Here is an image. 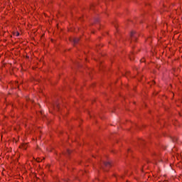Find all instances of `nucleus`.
<instances>
[{
    "label": "nucleus",
    "mask_w": 182,
    "mask_h": 182,
    "mask_svg": "<svg viewBox=\"0 0 182 182\" xmlns=\"http://www.w3.org/2000/svg\"><path fill=\"white\" fill-rule=\"evenodd\" d=\"M112 166L110 162H103V165H101V168L104 170V171H107V168Z\"/></svg>",
    "instance_id": "nucleus-1"
},
{
    "label": "nucleus",
    "mask_w": 182,
    "mask_h": 182,
    "mask_svg": "<svg viewBox=\"0 0 182 182\" xmlns=\"http://www.w3.org/2000/svg\"><path fill=\"white\" fill-rule=\"evenodd\" d=\"M130 37L132 41H136V39H137V36H136V32L132 31L130 34Z\"/></svg>",
    "instance_id": "nucleus-2"
},
{
    "label": "nucleus",
    "mask_w": 182,
    "mask_h": 182,
    "mask_svg": "<svg viewBox=\"0 0 182 182\" xmlns=\"http://www.w3.org/2000/svg\"><path fill=\"white\" fill-rule=\"evenodd\" d=\"M70 42H73L74 45H76V43H79V38H72L70 39Z\"/></svg>",
    "instance_id": "nucleus-3"
},
{
    "label": "nucleus",
    "mask_w": 182,
    "mask_h": 182,
    "mask_svg": "<svg viewBox=\"0 0 182 182\" xmlns=\"http://www.w3.org/2000/svg\"><path fill=\"white\" fill-rule=\"evenodd\" d=\"M20 149H23V150H26V149H28V144H22L20 146Z\"/></svg>",
    "instance_id": "nucleus-4"
},
{
    "label": "nucleus",
    "mask_w": 182,
    "mask_h": 182,
    "mask_svg": "<svg viewBox=\"0 0 182 182\" xmlns=\"http://www.w3.org/2000/svg\"><path fill=\"white\" fill-rule=\"evenodd\" d=\"M36 161H38V163H41V160L40 159H37Z\"/></svg>",
    "instance_id": "nucleus-5"
},
{
    "label": "nucleus",
    "mask_w": 182,
    "mask_h": 182,
    "mask_svg": "<svg viewBox=\"0 0 182 182\" xmlns=\"http://www.w3.org/2000/svg\"><path fill=\"white\" fill-rule=\"evenodd\" d=\"M55 109H56V110H59V105H56Z\"/></svg>",
    "instance_id": "nucleus-6"
},
{
    "label": "nucleus",
    "mask_w": 182,
    "mask_h": 182,
    "mask_svg": "<svg viewBox=\"0 0 182 182\" xmlns=\"http://www.w3.org/2000/svg\"><path fill=\"white\" fill-rule=\"evenodd\" d=\"M16 36H19V32H16L15 34Z\"/></svg>",
    "instance_id": "nucleus-7"
},
{
    "label": "nucleus",
    "mask_w": 182,
    "mask_h": 182,
    "mask_svg": "<svg viewBox=\"0 0 182 182\" xmlns=\"http://www.w3.org/2000/svg\"><path fill=\"white\" fill-rule=\"evenodd\" d=\"M173 141H177V138L173 139Z\"/></svg>",
    "instance_id": "nucleus-8"
},
{
    "label": "nucleus",
    "mask_w": 182,
    "mask_h": 182,
    "mask_svg": "<svg viewBox=\"0 0 182 182\" xmlns=\"http://www.w3.org/2000/svg\"><path fill=\"white\" fill-rule=\"evenodd\" d=\"M68 154H70V150H67Z\"/></svg>",
    "instance_id": "nucleus-9"
}]
</instances>
